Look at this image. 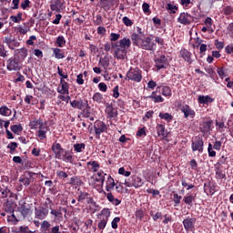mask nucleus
<instances>
[{"instance_id":"nucleus-24","label":"nucleus","mask_w":233,"mask_h":233,"mask_svg":"<svg viewBox=\"0 0 233 233\" xmlns=\"http://www.w3.org/2000/svg\"><path fill=\"white\" fill-rule=\"evenodd\" d=\"M60 86L61 88H57V92L58 94H62L63 96H65V94H66V96H68V94H70L68 88V82L65 81L63 78L60 79Z\"/></svg>"},{"instance_id":"nucleus-1","label":"nucleus","mask_w":233,"mask_h":233,"mask_svg":"<svg viewBox=\"0 0 233 233\" xmlns=\"http://www.w3.org/2000/svg\"><path fill=\"white\" fill-rule=\"evenodd\" d=\"M131 39L138 48H142V50H154V46L156 44L152 42V38L148 36H143L142 38L137 35H132Z\"/></svg>"},{"instance_id":"nucleus-16","label":"nucleus","mask_w":233,"mask_h":233,"mask_svg":"<svg viewBox=\"0 0 233 233\" xmlns=\"http://www.w3.org/2000/svg\"><path fill=\"white\" fill-rule=\"evenodd\" d=\"M51 148L56 159H63V152H65V149L63 148V147H61V144L55 142L52 145Z\"/></svg>"},{"instance_id":"nucleus-15","label":"nucleus","mask_w":233,"mask_h":233,"mask_svg":"<svg viewBox=\"0 0 233 233\" xmlns=\"http://www.w3.org/2000/svg\"><path fill=\"white\" fill-rule=\"evenodd\" d=\"M70 105L72 108H77L78 110H85L86 108H90L88 101H84L83 99L70 101Z\"/></svg>"},{"instance_id":"nucleus-35","label":"nucleus","mask_w":233,"mask_h":233,"mask_svg":"<svg viewBox=\"0 0 233 233\" xmlns=\"http://www.w3.org/2000/svg\"><path fill=\"white\" fill-rule=\"evenodd\" d=\"M116 187V181L112 177L108 176L107 181H106V189L107 192H110V190H114V187Z\"/></svg>"},{"instance_id":"nucleus-57","label":"nucleus","mask_w":233,"mask_h":233,"mask_svg":"<svg viewBox=\"0 0 233 233\" xmlns=\"http://www.w3.org/2000/svg\"><path fill=\"white\" fill-rule=\"evenodd\" d=\"M106 198L110 203H113V205L117 206V198H115L112 193H107Z\"/></svg>"},{"instance_id":"nucleus-34","label":"nucleus","mask_w":233,"mask_h":233,"mask_svg":"<svg viewBox=\"0 0 233 233\" xmlns=\"http://www.w3.org/2000/svg\"><path fill=\"white\" fill-rule=\"evenodd\" d=\"M221 14H223V15H226V17H230V15H232V14H233V6L232 5H223Z\"/></svg>"},{"instance_id":"nucleus-44","label":"nucleus","mask_w":233,"mask_h":233,"mask_svg":"<svg viewBox=\"0 0 233 233\" xmlns=\"http://www.w3.org/2000/svg\"><path fill=\"white\" fill-rule=\"evenodd\" d=\"M16 54H18L20 59H26V56H28V50L25 47L17 49Z\"/></svg>"},{"instance_id":"nucleus-49","label":"nucleus","mask_w":233,"mask_h":233,"mask_svg":"<svg viewBox=\"0 0 233 233\" xmlns=\"http://www.w3.org/2000/svg\"><path fill=\"white\" fill-rule=\"evenodd\" d=\"M73 148L76 152L81 153L85 148H86V145H85V143H76L73 146Z\"/></svg>"},{"instance_id":"nucleus-51","label":"nucleus","mask_w":233,"mask_h":233,"mask_svg":"<svg viewBox=\"0 0 233 233\" xmlns=\"http://www.w3.org/2000/svg\"><path fill=\"white\" fill-rule=\"evenodd\" d=\"M56 45L59 46V48H63L65 45H66V40L65 39V36L59 35L56 37Z\"/></svg>"},{"instance_id":"nucleus-8","label":"nucleus","mask_w":233,"mask_h":233,"mask_svg":"<svg viewBox=\"0 0 233 233\" xmlns=\"http://www.w3.org/2000/svg\"><path fill=\"white\" fill-rule=\"evenodd\" d=\"M63 212L65 214H66V212H67L66 208L59 207L56 209H51L50 214H51V216L54 217V219H55V221H56V223H61V221H63V219H64Z\"/></svg>"},{"instance_id":"nucleus-25","label":"nucleus","mask_w":233,"mask_h":233,"mask_svg":"<svg viewBox=\"0 0 233 233\" xmlns=\"http://www.w3.org/2000/svg\"><path fill=\"white\" fill-rule=\"evenodd\" d=\"M15 207V203L7 201L4 204V210L5 212H7V214H14Z\"/></svg>"},{"instance_id":"nucleus-20","label":"nucleus","mask_w":233,"mask_h":233,"mask_svg":"<svg viewBox=\"0 0 233 233\" xmlns=\"http://www.w3.org/2000/svg\"><path fill=\"white\" fill-rule=\"evenodd\" d=\"M179 57H181L182 59H184V61L186 63H188V65H192L193 61L192 60V54L190 51H188L187 49L182 48L179 51Z\"/></svg>"},{"instance_id":"nucleus-62","label":"nucleus","mask_w":233,"mask_h":233,"mask_svg":"<svg viewBox=\"0 0 233 233\" xmlns=\"http://www.w3.org/2000/svg\"><path fill=\"white\" fill-rule=\"evenodd\" d=\"M122 21L126 26H132V25H134V22H132V20H130V18L127 16H124Z\"/></svg>"},{"instance_id":"nucleus-5","label":"nucleus","mask_w":233,"mask_h":233,"mask_svg":"<svg viewBox=\"0 0 233 233\" xmlns=\"http://www.w3.org/2000/svg\"><path fill=\"white\" fill-rule=\"evenodd\" d=\"M141 74L142 72L139 68H130L127 74V77L130 81H135V83H141V80L143 79V76Z\"/></svg>"},{"instance_id":"nucleus-27","label":"nucleus","mask_w":233,"mask_h":233,"mask_svg":"<svg viewBox=\"0 0 233 233\" xmlns=\"http://www.w3.org/2000/svg\"><path fill=\"white\" fill-rule=\"evenodd\" d=\"M14 198V193L8 188V187H5V188H0V198L2 199H5L6 198Z\"/></svg>"},{"instance_id":"nucleus-38","label":"nucleus","mask_w":233,"mask_h":233,"mask_svg":"<svg viewBox=\"0 0 233 233\" xmlns=\"http://www.w3.org/2000/svg\"><path fill=\"white\" fill-rule=\"evenodd\" d=\"M66 163H74V157L70 154V151H65L62 155V158Z\"/></svg>"},{"instance_id":"nucleus-39","label":"nucleus","mask_w":233,"mask_h":233,"mask_svg":"<svg viewBox=\"0 0 233 233\" xmlns=\"http://www.w3.org/2000/svg\"><path fill=\"white\" fill-rule=\"evenodd\" d=\"M53 54L56 57V59H65V52L59 48H54Z\"/></svg>"},{"instance_id":"nucleus-45","label":"nucleus","mask_w":233,"mask_h":233,"mask_svg":"<svg viewBox=\"0 0 233 233\" xmlns=\"http://www.w3.org/2000/svg\"><path fill=\"white\" fill-rule=\"evenodd\" d=\"M93 101L98 104L105 103V97H103L101 93H95L93 95Z\"/></svg>"},{"instance_id":"nucleus-63","label":"nucleus","mask_w":233,"mask_h":233,"mask_svg":"<svg viewBox=\"0 0 233 233\" xmlns=\"http://www.w3.org/2000/svg\"><path fill=\"white\" fill-rule=\"evenodd\" d=\"M101 23H103V16H101L100 15H97L96 16V19L94 20V25L96 26H99V25H101Z\"/></svg>"},{"instance_id":"nucleus-41","label":"nucleus","mask_w":233,"mask_h":233,"mask_svg":"<svg viewBox=\"0 0 233 233\" xmlns=\"http://www.w3.org/2000/svg\"><path fill=\"white\" fill-rule=\"evenodd\" d=\"M196 200V196L194 195H188L184 197L183 201L186 203V205H188V207H192V203Z\"/></svg>"},{"instance_id":"nucleus-40","label":"nucleus","mask_w":233,"mask_h":233,"mask_svg":"<svg viewBox=\"0 0 233 233\" xmlns=\"http://www.w3.org/2000/svg\"><path fill=\"white\" fill-rule=\"evenodd\" d=\"M87 167H91L92 172H97L100 168L99 162L96 160L87 162Z\"/></svg>"},{"instance_id":"nucleus-43","label":"nucleus","mask_w":233,"mask_h":233,"mask_svg":"<svg viewBox=\"0 0 233 233\" xmlns=\"http://www.w3.org/2000/svg\"><path fill=\"white\" fill-rule=\"evenodd\" d=\"M17 147H19V144L17 142H10L6 148L9 149V154H15V150L17 149Z\"/></svg>"},{"instance_id":"nucleus-4","label":"nucleus","mask_w":233,"mask_h":233,"mask_svg":"<svg viewBox=\"0 0 233 233\" xmlns=\"http://www.w3.org/2000/svg\"><path fill=\"white\" fill-rule=\"evenodd\" d=\"M204 147H205V142L203 141V137L198 136L192 139V142H191L192 152H199V154H203Z\"/></svg>"},{"instance_id":"nucleus-60","label":"nucleus","mask_w":233,"mask_h":233,"mask_svg":"<svg viewBox=\"0 0 233 233\" xmlns=\"http://www.w3.org/2000/svg\"><path fill=\"white\" fill-rule=\"evenodd\" d=\"M227 159H228V157H227L226 156H222V157L218 159L217 165H218V167H221V166H223V165H227Z\"/></svg>"},{"instance_id":"nucleus-58","label":"nucleus","mask_w":233,"mask_h":233,"mask_svg":"<svg viewBox=\"0 0 233 233\" xmlns=\"http://www.w3.org/2000/svg\"><path fill=\"white\" fill-rule=\"evenodd\" d=\"M118 174H120V176H125V177H129L130 174L132 173L130 171L125 170V167H120L118 169Z\"/></svg>"},{"instance_id":"nucleus-22","label":"nucleus","mask_w":233,"mask_h":233,"mask_svg":"<svg viewBox=\"0 0 233 233\" xmlns=\"http://www.w3.org/2000/svg\"><path fill=\"white\" fill-rule=\"evenodd\" d=\"M46 125V122H43L41 118L34 119L29 122V127L31 130H37V128H43Z\"/></svg>"},{"instance_id":"nucleus-33","label":"nucleus","mask_w":233,"mask_h":233,"mask_svg":"<svg viewBox=\"0 0 233 233\" xmlns=\"http://www.w3.org/2000/svg\"><path fill=\"white\" fill-rule=\"evenodd\" d=\"M16 30L18 34H22L23 35H25V34H28V32L30 31V27L26 23H24L23 25H19L16 27Z\"/></svg>"},{"instance_id":"nucleus-46","label":"nucleus","mask_w":233,"mask_h":233,"mask_svg":"<svg viewBox=\"0 0 233 233\" xmlns=\"http://www.w3.org/2000/svg\"><path fill=\"white\" fill-rule=\"evenodd\" d=\"M11 131L14 132L16 136H19L20 132H23V126L21 124L13 125L10 127Z\"/></svg>"},{"instance_id":"nucleus-12","label":"nucleus","mask_w":233,"mask_h":233,"mask_svg":"<svg viewBox=\"0 0 233 233\" xmlns=\"http://www.w3.org/2000/svg\"><path fill=\"white\" fill-rule=\"evenodd\" d=\"M50 3V10H52V12L59 14V12L65 10V0H51Z\"/></svg>"},{"instance_id":"nucleus-18","label":"nucleus","mask_w":233,"mask_h":233,"mask_svg":"<svg viewBox=\"0 0 233 233\" xmlns=\"http://www.w3.org/2000/svg\"><path fill=\"white\" fill-rule=\"evenodd\" d=\"M180 110L184 114L185 119H188V117L194 119V117H196V111H194L188 105L182 106Z\"/></svg>"},{"instance_id":"nucleus-19","label":"nucleus","mask_w":233,"mask_h":233,"mask_svg":"<svg viewBox=\"0 0 233 233\" xmlns=\"http://www.w3.org/2000/svg\"><path fill=\"white\" fill-rule=\"evenodd\" d=\"M167 61L168 59L165 55L160 56L159 57L155 59V66L157 68V70H161L163 68H167Z\"/></svg>"},{"instance_id":"nucleus-42","label":"nucleus","mask_w":233,"mask_h":233,"mask_svg":"<svg viewBox=\"0 0 233 233\" xmlns=\"http://www.w3.org/2000/svg\"><path fill=\"white\" fill-rule=\"evenodd\" d=\"M105 176H106V174H105V172H103V171L97 172L96 176V183H101V185H103L105 183Z\"/></svg>"},{"instance_id":"nucleus-56","label":"nucleus","mask_w":233,"mask_h":233,"mask_svg":"<svg viewBox=\"0 0 233 233\" xmlns=\"http://www.w3.org/2000/svg\"><path fill=\"white\" fill-rule=\"evenodd\" d=\"M181 199H183V197L179 196L178 194L175 193L173 195V201L175 203V207H177V205L181 203Z\"/></svg>"},{"instance_id":"nucleus-14","label":"nucleus","mask_w":233,"mask_h":233,"mask_svg":"<svg viewBox=\"0 0 233 233\" xmlns=\"http://www.w3.org/2000/svg\"><path fill=\"white\" fill-rule=\"evenodd\" d=\"M221 141H215L214 145L212 144H208V154L209 156V157H216V151L215 150H221Z\"/></svg>"},{"instance_id":"nucleus-30","label":"nucleus","mask_w":233,"mask_h":233,"mask_svg":"<svg viewBox=\"0 0 233 233\" xmlns=\"http://www.w3.org/2000/svg\"><path fill=\"white\" fill-rule=\"evenodd\" d=\"M96 216L97 219H106V221H108V218H110V209L103 208L101 212Z\"/></svg>"},{"instance_id":"nucleus-23","label":"nucleus","mask_w":233,"mask_h":233,"mask_svg":"<svg viewBox=\"0 0 233 233\" xmlns=\"http://www.w3.org/2000/svg\"><path fill=\"white\" fill-rule=\"evenodd\" d=\"M106 112L111 123H113V121H116V118L117 117V109H114V106L112 105H109L106 106Z\"/></svg>"},{"instance_id":"nucleus-55","label":"nucleus","mask_w":233,"mask_h":233,"mask_svg":"<svg viewBox=\"0 0 233 233\" xmlns=\"http://www.w3.org/2000/svg\"><path fill=\"white\" fill-rule=\"evenodd\" d=\"M56 177L58 179H66L68 177V174L63 170H57L56 171Z\"/></svg>"},{"instance_id":"nucleus-29","label":"nucleus","mask_w":233,"mask_h":233,"mask_svg":"<svg viewBox=\"0 0 233 233\" xmlns=\"http://www.w3.org/2000/svg\"><path fill=\"white\" fill-rule=\"evenodd\" d=\"M198 101L199 105H208V103H214V98L210 96H199Z\"/></svg>"},{"instance_id":"nucleus-31","label":"nucleus","mask_w":233,"mask_h":233,"mask_svg":"<svg viewBox=\"0 0 233 233\" xmlns=\"http://www.w3.org/2000/svg\"><path fill=\"white\" fill-rule=\"evenodd\" d=\"M156 128H157V134L158 137H167V131L165 129V125L157 124Z\"/></svg>"},{"instance_id":"nucleus-59","label":"nucleus","mask_w":233,"mask_h":233,"mask_svg":"<svg viewBox=\"0 0 233 233\" xmlns=\"http://www.w3.org/2000/svg\"><path fill=\"white\" fill-rule=\"evenodd\" d=\"M177 6L174 5L172 4H167V10H169V12H171V14H176V12H177Z\"/></svg>"},{"instance_id":"nucleus-64","label":"nucleus","mask_w":233,"mask_h":233,"mask_svg":"<svg viewBox=\"0 0 233 233\" xmlns=\"http://www.w3.org/2000/svg\"><path fill=\"white\" fill-rule=\"evenodd\" d=\"M100 6H102V8H110V0H101Z\"/></svg>"},{"instance_id":"nucleus-13","label":"nucleus","mask_w":233,"mask_h":233,"mask_svg":"<svg viewBox=\"0 0 233 233\" xmlns=\"http://www.w3.org/2000/svg\"><path fill=\"white\" fill-rule=\"evenodd\" d=\"M104 51L117 57V42H107L104 45Z\"/></svg>"},{"instance_id":"nucleus-17","label":"nucleus","mask_w":233,"mask_h":233,"mask_svg":"<svg viewBox=\"0 0 233 233\" xmlns=\"http://www.w3.org/2000/svg\"><path fill=\"white\" fill-rule=\"evenodd\" d=\"M196 218H187L183 220V226L184 228L186 230V232H192L195 228V225H196Z\"/></svg>"},{"instance_id":"nucleus-2","label":"nucleus","mask_w":233,"mask_h":233,"mask_svg":"<svg viewBox=\"0 0 233 233\" xmlns=\"http://www.w3.org/2000/svg\"><path fill=\"white\" fill-rule=\"evenodd\" d=\"M130 45H132L130 38H123L119 41V45L117 48L118 59H125V57H127V52H128V48H130Z\"/></svg>"},{"instance_id":"nucleus-21","label":"nucleus","mask_w":233,"mask_h":233,"mask_svg":"<svg viewBox=\"0 0 233 233\" xmlns=\"http://www.w3.org/2000/svg\"><path fill=\"white\" fill-rule=\"evenodd\" d=\"M180 25H190L192 23V15L187 13H181L177 18Z\"/></svg>"},{"instance_id":"nucleus-10","label":"nucleus","mask_w":233,"mask_h":233,"mask_svg":"<svg viewBox=\"0 0 233 233\" xmlns=\"http://www.w3.org/2000/svg\"><path fill=\"white\" fill-rule=\"evenodd\" d=\"M18 212H20L23 219H26V218H30L32 216V208L26 207V202L20 201L18 207Z\"/></svg>"},{"instance_id":"nucleus-61","label":"nucleus","mask_w":233,"mask_h":233,"mask_svg":"<svg viewBox=\"0 0 233 233\" xmlns=\"http://www.w3.org/2000/svg\"><path fill=\"white\" fill-rule=\"evenodd\" d=\"M142 9L144 14H150V5L148 3L145 2L142 5Z\"/></svg>"},{"instance_id":"nucleus-28","label":"nucleus","mask_w":233,"mask_h":233,"mask_svg":"<svg viewBox=\"0 0 233 233\" xmlns=\"http://www.w3.org/2000/svg\"><path fill=\"white\" fill-rule=\"evenodd\" d=\"M32 172H27V177L26 175H24L22 177H20L19 178V183H23L24 187H29L30 185V177H32Z\"/></svg>"},{"instance_id":"nucleus-48","label":"nucleus","mask_w":233,"mask_h":233,"mask_svg":"<svg viewBox=\"0 0 233 233\" xmlns=\"http://www.w3.org/2000/svg\"><path fill=\"white\" fill-rule=\"evenodd\" d=\"M50 227H52L50 222H48L47 220H44L41 224L42 232H45V233L50 232Z\"/></svg>"},{"instance_id":"nucleus-37","label":"nucleus","mask_w":233,"mask_h":233,"mask_svg":"<svg viewBox=\"0 0 233 233\" xmlns=\"http://www.w3.org/2000/svg\"><path fill=\"white\" fill-rule=\"evenodd\" d=\"M0 115L8 117L9 116H12V109L8 108L6 106H2L0 107Z\"/></svg>"},{"instance_id":"nucleus-52","label":"nucleus","mask_w":233,"mask_h":233,"mask_svg":"<svg viewBox=\"0 0 233 233\" xmlns=\"http://www.w3.org/2000/svg\"><path fill=\"white\" fill-rule=\"evenodd\" d=\"M204 25L208 28V32H214V29L212 28V18L208 16L205 21Z\"/></svg>"},{"instance_id":"nucleus-9","label":"nucleus","mask_w":233,"mask_h":233,"mask_svg":"<svg viewBox=\"0 0 233 233\" xmlns=\"http://www.w3.org/2000/svg\"><path fill=\"white\" fill-rule=\"evenodd\" d=\"M106 128H107L106 124H105V122L101 120H96L94 123V129H95L96 139H99V137H101V135L103 134V132L106 130Z\"/></svg>"},{"instance_id":"nucleus-32","label":"nucleus","mask_w":233,"mask_h":233,"mask_svg":"<svg viewBox=\"0 0 233 233\" xmlns=\"http://www.w3.org/2000/svg\"><path fill=\"white\" fill-rule=\"evenodd\" d=\"M147 99H152V101H154V103H163V101H165V98H163V96H156V91H153L152 94L148 96H146Z\"/></svg>"},{"instance_id":"nucleus-6","label":"nucleus","mask_w":233,"mask_h":233,"mask_svg":"<svg viewBox=\"0 0 233 233\" xmlns=\"http://www.w3.org/2000/svg\"><path fill=\"white\" fill-rule=\"evenodd\" d=\"M78 203H83V201H86L87 205H93V207H96V203L94 201V198L90 196V193L86 191H80L78 193L77 197Z\"/></svg>"},{"instance_id":"nucleus-47","label":"nucleus","mask_w":233,"mask_h":233,"mask_svg":"<svg viewBox=\"0 0 233 233\" xmlns=\"http://www.w3.org/2000/svg\"><path fill=\"white\" fill-rule=\"evenodd\" d=\"M162 96H165V97L172 96V89H170V86H162Z\"/></svg>"},{"instance_id":"nucleus-36","label":"nucleus","mask_w":233,"mask_h":233,"mask_svg":"<svg viewBox=\"0 0 233 233\" xmlns=\"http://www.w3.org/2000/svg\"><path fill=\"white\" fill-rule=\"evenodd\" d=\"M158 116L160 117V119H164V121H167V123H171L172 119H174V116L170 113L160 112Z\"/></svg>"},{"instance_id":"nucleus-7","label":"nucleus","mask_w":233,"mask_h":233,"mask_svg":"<svg viewBox=\"0 0 233 233\" xmlns=\"http://www.w3.org/2000/svg\"><path fill=\"white\" fill-rule=\"evenodd\" d=\"M48 208L47 207H38L35 208V219H39L40 221H43V219H46L48 218Z\"/></svg>"},{"instance_id":"nucleus-3","label":"nucleus","mask_w":233,"mask_h":233,"mask_svg":"<svg viewBox=\"0 0 233 233\" xmlns=\"http://www.w3.org/2000/svg\"><path fill=\"white\" fill-rule=\"evenodd\" d=\"M23 68V66L21 65V62H19V59L15 57H10L6 60V69L9 72H20Z\"/></svg>"},{"instance_id":"nucleus-54","label":"nucleus","mask_w":233,"mask_h":233,"mask_svg":"<svg viewBox=\"0 0 233 233\" xmlns=\"http://www.w3.org/2000/svg\"><path fill=\"white\" fill-rule=\"evenodd\" d=\"M106 223H108V220H106L105 218H100V220L98 221V224H97L99 230H105V228L106 227Z\"/></svg>"},{"instance_id":"nucleus-11","label":"nucleus","mask_w":233,"mask_h":233,"mask_svg":"<svg viewBox=\"0 0 233 233\" xmlns=\"http://www.w3.org/2000/svg\"><path fill=\"white\" fill-rule=\"evenodd\" d=\"M127 187H134L135 188H140L142 185H145L143 179L137 176H131L128 181L126 182Z\"/></svg>"},{"instance_id":"nucleus-50","label":"nucleus","mask_w":233,"mask_h":233,"mask_svg":"<svg viewBox=\"0 0 233 233\" xmlns=\"http://www.w3.org/2000/svg\"><path fill=\"white\" fill-rule=\"evenodd\" d=\"M4 43H5V45H7L8 48H10L11 50H14V43H15V39L10 37V36H5L4 39Z\"/></svg>"},{"instance_id":"nucleus-26","label":"nucleus","mask_w":233,"mask_h":233,"mask_svg":"<svg viewBox=\"0 0 233 233\" xmlns=\"http://www.w3.org/2000/svg\"><path fill=\"white\" fill-rule=\"evenodd\" d=\"M48 132V127L43 126V128H39V130L36 133L37 137H39V139L41 141H44V139H46V134Z\"/></svg>"},{"instance_id":"nucleus-53","label":"nucleus","mask_w":233,"mask_h":233,"mask_svg":"<svg viewBox=\"0 0 233 233\" xmlns=\"http://www.w3.org/2000/svg\"><path fill=\"white\" fill-rule=\"evenodd\" d=\"M10 19L13 23H21L23 21V13H18L17 15H11Z\"/></svg>"}]
</instances>
